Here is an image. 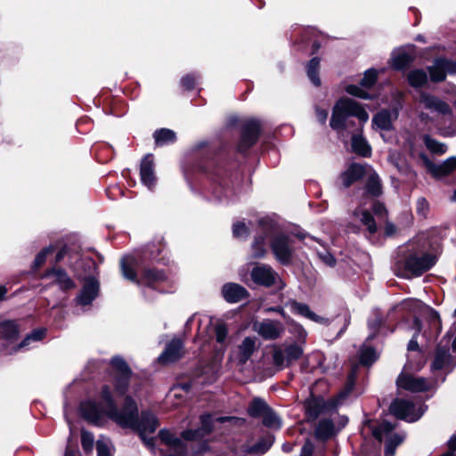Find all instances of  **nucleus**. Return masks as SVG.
Returning <instances> with one entry per match:
<instances>
[{
    "instance_id": "6e6552de",
    "label": "nucleus",
    "mask_w": 456,
    "mask_h": 456,
    "mask_svg": "<svg viewBox=\"0 0 456 456\" xmlns=\"http://www.w3.org/2000/svg\"><path fill=\"white\" fill-rule=\"evenodd\" d=\"M111 364L115 369L113 378L114 392L118 396H123L128 391L131 370L126 362L118 356L111 359Z\"/></svg>"
},
{
    "instance_id": "9b49d317",
    "label": "nucleus",
    "mask_w": 456,
    "mask_h": 456,
    "mask_svg": "<svg viewBox=\"0 0 456 456\" xmlns=\"http://www.w3.org/2000/svg\"><path fill=\"white\" fill-rule=\"evenodd\" d=\"M436 262V256L431 254H425L421 256L411 255L405 261V268L415 275H420L429 270Z\"/></svg>"
},
{
    "instance_id": "0e129e2a",
    "label": "nucleus",
    "mask_w": 456,
    "mask_h": 456,
    "mask_svg": "<svg viewBox=\"0 0 456 456\" xmlns=\"http://www.w3.org/2000/svg\"><path fill=\"white\" fill-rule=\"evenodd\" d=\"M372 209H373L374 214L378 216H386L387 210H386L385 207L379 202H375L373 204Z\"/></svg>"
},
{
    "instance_id": "3c124183",
    "label": "nucleus",
    "mask_w": 456,
    "mask_h": 456,
    "mask_svg": "<svg viewBox=\"0 0 456 456\" xmlns=\"http://www.w3.org/2000/svg\"><path fill=\"white\" fill-rule=\"evenodd\" d=\"M273 363L280 368H283L287 365L286 354L280 348H275L273 354Z\"/></svg>"
},
{
    "instance_id": "6e6d98bb",
    "label": "nucleus",
    "mask_w": 456,
    "mask_h": 456,
    "mask_svg": "<svg viewBox=\"0 0 456 456\" xmlns=\"http://www.w3.org/2000/svg\"><path fill=\"white\" fill-rule=\"evenodd\" d=\"M355 379V370H352L347 378V382L346 384L344 391L339 395L340 397L346 396L353 389Z\"/></svg>"
},
{
    "instance_id": "2eb2a0df",
    "label": "nucleus",
    "mask_w": 456,
    "mask_h": 456,
    "mask_svg": "<svg viewBox=\"0 0 456 456\" xmlns=\"http://www.w3.org/2000/svg\"><path fill=\"white\" fill-rule=\"evenodd\" d=\"M251 278L256 284L270 287L279 280L278 274L273 268L266 265H260L253 268Z\"/></svg>"
},
{
    "instance_id": "f8f14e48",
    "label": "nucleus",
    "mask_w": 456,
    "mask_h": 456,
    "mask_svg": "<svg viewBox=\"0 0 456 456\" xmlns=\"http://www.w3.org/2000/svg\"><path fill=\"white\" fill-rule=\"evenodd\" d=\"M430 79L433 82H441L446 78L447 74L456 73V61L438 58L435 60L432 66L428 68Z\"/></svg>"
},
{
    "instance_id": "58836bf2",
    "label": "nucleus",
    "mask_w": 456,
    "mask_h": 456,
    "mask_svg": "<svg viewBox=\"0 0 456 456\" xmlns=\"http://www.w3.org/2000/svg\"><path fill=\"white\" fill-rule=\"evenodd\" d=\"M268 409L269 407L265 401L255 398L248 407V413L252 417H262Z\"/></svg>"
},
{
    "instance_id": "0eeeda50",
    "label": "nucleus",
    "mask_w": 456,
    "mask_h": 456,
    "mask_svg": "<svg viewBox=\"0 0 456 456\" xmlns=\"http://www.w3.org/2000/svg\"><path fill=\"white\" fill-rule=\"evenodd\" d=\"M395 426L387 421H383L379 426L372 428V435L379 441L386 440L385 452L386 456H394L396 447L403 441V436L399 434H394Z\"/></svg>"
},
{
    "instance_id": "5701e85b",
    "label": "nucleus",
    "mask_w": 456,
    "mask_h": 456,
    "mask_svg": "<svg viewBox=\"0 0 456 456\" xmlns=\"http://www.w3.org/2000/svg\"><path fill=\"white\" fill-rule=\"evenodd\" d=\"M222 294L229 303H237L248 297L247 289L237 283H226L223 286Z\"/></svg>"
},
{
    "instance_id": "39448f33",
    "label": "nucleus",
    "mask_w": 456,
    "mask_h": 456,
    "mask_svg": "<svg viewBox=\"0 0 456 456\" xmlns=\"http://www.w3.org/2000/svg\"><path fill=\"white\" fill-rule=\"evenodd\" d=\"M134 258L131 256H127L122 258L120 265L124 278L136 284H142L150 287L166 280L167 276L163 271L150 268L145 269L142 278L138 279L134 270Z\"/></svg>"
},
{
    "instance_id": "5fc2aeb1",
    "label": "nucleus",
    "mask_w": 456,
    "mask_h": 456,
    "mask_svg": "<svg viewBox=\"0 0 456 456\" xmlns=\"http://www.w3.org/2000/svg\"><path fill=\"white\" fill-rule=\"evenodd\" d=\"M51 251V248H45L43 250H41L35 258L34 266L36 268L40 267L45 262L46 256Z\"/></svg>"
},
{
    "instance_id": "49530a36",
    "label": "nucleus",
    "mask_w": 456,
    "mask_h": 456,
    "mask_svg": "<svg viewBox=\"0 0 456 456\" xmlns=\"http://www.w3.org/2000/svg\"><path fill=\"white\" fill-rule=\"evenodd\" d=\"M94 437L92 433L82 430L81 432V444L85 452H91L94 448Z\"/></svg>"
},
{
    "instance_id": "b1692460",
    "label": "nucleus",
    "mask_w": 456,
    "mask_h": 456,
    "mask_svg": "<svg viewBox=\"0 0 456 456\" xmlns=\"http://www.w3.org/2000/svg\"><path fill=\"white\" fill-rule=\"evenodd\" d=\"M289 306L291 311L294 314L302 315L314 322L322 323V324H327L328 320L317 315L315 313H314L310 307L303 303H298L297 301H292L289 303Z\"/></svg>"
},
{
    "instance_id": "7c9ffc66",
    "label": "nucleus",
    "mask_w": 456,
    "mask_h": 456,
    "mask_svg": "<svg viewBox=\"0 0 456 456\" xmlns=\"http://www.w3.org/2000/svg\"><path fill=\"white\" fill-rule=\"evenodd\" d=\"M335 433V427L331 420L322 419L319 421L315 429V436L317 438L325 440L333 436Z\"/></svg>"
},
{
    "instance_id": "f257e3e1",
    "label": "nucleus",
    "mask_w": 456,
    "mask_h": 456,
    "mask_svg": "<svg viewBox=\"0 0 456 456\" xmlns=\"http://www.w3.org/2000/svg\"><path fill=\"white\" fill-rule=\"evenodd\" d=\"M99 403L92 401L81 403L80 412L84 419L96 426H102L108 418L121 428L137 431L145 445L153 449V439L147 438L146 433H153L158 428L159 423L155 415L142 411L139 416L137 404L131 396H126L123 407L118 410L108 386L102 388Z\"/></svg>"
},
{
    "instance_id": "473e14b6",
    "label": "nucleus",
    "mask_w": 456,
    "mask_h": 456,
    "mask_svg": "<svg viewBox=\"0 0 456 456\" xmlns=\"http://www.w3.org/2000/svg\"><path fill=\"white\" fill-rule=\"evenodd\" d=\"M354 216L357 217L364 226H366L370 234L377 232L376 223L372 216L367 210L356 209L354 212Z\"/></svg>"
},
{
    "instance_id": "ea45409f",
    "label": "nucleus",
    "mask_w": 456,
    "mask_h": 456,
    "mask_svg": "<svg viewBox=\"0 0 456 456\" xmlns=\"http://www.w3.org/2000/svg\"><path fill=\"white\" fill-rule=\"evenodd\" d=\"M366 191L372 196H379L381 194L380 180L376 174L373 173L369 175Z\"/></svg>"
},
{
    "instance_id": "cd10ccee",
    "label": "nucleus",
    "mask_w": 456,
    "mask_h": 456,
    "mask_svg": "<svg viewBox=\"0 0 456 456\" xmlns=\"http://www.w3.org/2000/svg\"><path fill=\"white\" fill-rule=\"evenodd\" d=\"M407 81L414 88L422 87L428 84V77L422 69H414L407 74Z\"/></svg>"
},
{
    "instance_id": "f704fd0d",
    "label": "nucleus",
    "mask_w": 456,
    "mask_h": 456,
    "mask_svg": "<svg viewBox=\"0 0 456 456\" xmlns=\"http://www.w3.org/2000/svg\"><path fill=\"white\" fill-rule=\"evenodd\" d=\"M274 438L272 435L266 436L261 439L256 444L249 448L248 452L254 455H261L266 452L273 445Z\"/></svg>"
},
{
    "instance_id": "9d476101",
    "label": "nucleus",
    "mask_w": 456,
    "mask_h": 456,
    "mask_svg": "<svg viewBox=\"0 0 456 456\" xmlns=\"http://www.w3.org/2000/svg\"><path fill=\"white\" fill-rule=\"evenodd\" d=\"M253 330L265 339L273 340L281 337L284 332V327L279 321L265 319L261 322H255Z\"/></svg>"
},
{
    "instance_id": "bf43d9fd",
    "label": "nucleus",
    "mask_w": 456,
    "mask_h": 456,
    "mask_svg": "<svg viewBox=\"0 0 456 456\" xmlns=\"http://www.w3.org/2000/svg\"><path fill=\"white\" fill-rule=\"evenodd\" d=\"M319 256L329 266H333L336 264L335 257L328 251L319 253Z\"/></svg>"
},
{
    "instance_id": "dca6fc26",
    "label": "nucleus",
    "mask_w": 456,
    "mask_h": 456,
    "mask_svg": "<svg viewBox=\"0 0 456 456\" xmlns=\"http://www.w3.org/2000/svg\"><path fill=\"white\" fill-rule=\"evenodd\" d=\"M260 133V123L256 119H248L245 122L241 141L239 145L240 151H245L252 146L257 140Z\"/></svg>"
},
{
    "instance_id": "680f3d73",
    "label": "nucleus",
    "mask_w": 456,
    "mask_h": 456,
    "mask_svg": "<svg viewBox=\"0 0 456 456\" xmlns=\"http://www.w3.org/2000/svg\"><path fill=\"white\" fill-rule=\"evenodd\" d=\"M314 451V444L311 441H305L301 449L300 456H312Z\"/></svg>"
},
{
    "instance_id": "a19ab883",
    "label": "nucleus",
    "mask_w": 456,
    "mask_h": 456,
    "mask_svg": "<svg viewBox=\"0 0 456 456\" xmlns=\"http://www.w3.org/2000/svg\"><path fill=\"white\" fill-rule=\"evenodd\" d=\"M423 140L426 147L434 153L443 154L447 151V146L444 143L439 142L429 135H425Z\"/></svg>"
},
{
    "instance_id": "864d4df0",
    "label": "nucleus",
    "mask_w": 456,
    "mask_h": 456,
    "mask_svg": "<svg viewBox=\"0 0 456 456\" xmlns=\"http://www.w3.org/2000/svg\"><path fill=\"white\" fill-rule=\"evenodd\" d=\"M232 232L234 237L244 239L248 235V229L244 223L238 222L233 224Z\"/></svg>"
},
{
    "instance_id": "69168bd1",
    "label": "nucleus",
    "mask_w": 456,
    "mask_h": 456,
    "mask_svg": "<svg viewBox=\"0 0 456 456\" xmlns=\"http://www.w3.org/2000/svg\"><path fill=\"white\" fill-rule=\"evenodd\" d=\"M265 313L276 312L279 313L284 319L287 318L286 314L281 307H269L265 310Z\"/></svg>"
},
{
    "instance_id": "f03ea898",
    "label": "nucleus",
    "mask_w": 456,
    "mask_h": 456,
    "mask_svg": "<svg viewBox=\"0 0 456 456\" xmlns=\"http://www.w3.org/2000/svg\"><path fill=\"white\" fill-rule=\"evenodd\" d=\"M212 418L210 415L201 416V428L197 430H186L182 437L174 436L170 431L162 429L159 431L161 443L167 447L166 456H189L188 443L200 440L211 429Z\"/></svg>"
},
{
    "instance_id": "aec40b11",
    "label": "nucleus",
    "mask_w": 456,
    "mask_h": 456,
    "mask_svg": "<svg viewBox=\"0 0 456 456\" xmlns=\"http://www.w3.org/2000/svg\"><path fill=\"white\" fill-rule=\"evenodd\" d=\"M421 159L428 171L435 177L444 176L456 168V157H451L439 165L432 163L425 155H421Z\"/></svg>"
},
{
    "instance_id": "8fccbe9b",
    "label": "nucleus",
    "mask_w": 456,
    "mask_h": 456,
    "mask_svg": "<svg viewBox=\"0 0 456 456\" xmlns=\"http://www.w3.org/2000/svg\"><path fill=\"white\" fill-rule=\"evenodd\" d=\"M228 335V329L225 324H217L215 328V337L217 343H225Z\"/></svg>"
},
{
    "instance_id": "ddd939ff",
    "label": "nucleus",
    "mask_w": 456,
    "mask_h": 456,
    "mask_svg": "<svg viewBox=\"0 0 456 456\" xmlns=\"http://www.w3.org/2000/svg\"><path fill=\"white\" fill-rule=\"evenodd\" d=\"M418 102L423 109L440 114L442 117L450 114V106L445 102L428 93L421 92L419 95Z\"/></svg>"
},
{
    "instance_id": "c85d7f7f",
    "label": "nucleus",
    "mask_w": 456,
    "mask_h": 456,
    "mask_svg": "<svg viewBox=\"0 0 456 456\" xmlns=\"http://www.w3.org/2000/svg\"><path fill=\"white\" fill-rule=\"evenodd\" d=\"M0 333L2 338L8 342H12L17 338L19 328L12 321H6L0 323Z\"/></svg>"
},
{
    "instance_id": "c756f323",
    "label": "nucleus",
    "mask_w": 456,
    "mask_h": 456,
    "mask_svg": "<svg viewBox=\"0 0 456 456\" xmlns=\"http://www.w3.org/2000/svg\"><path fill=\"white\" fill-rule=\"evenodd\" d=\"M352 149L353 151L362 156L368 157L370 155L371 149L367 141L360 134H355L352 136Z\"/></svg>"
},
{
    "instance_id": "4be33fe9",
    "label": "nucleus",
    "mask_w": 456,
    "mask_h": 456,
    "mask_svg": "<svg viewBox=\"0 0 456 456\" xmlns=\"http://www.w3.org/2000/svg\"><path fill=\"white\" fill-rule=\"evenodd\" d=\"M256 341L257 339L255 337L244 338L233 354V357L239 363L244 364L249 360L257 347Z\"/></svg>"
},
{
    "instance_id": "bb28decb",
    "label": "nucleus",
    "mask_w": 456,
    "mask_h": 456,
    "mask_svg": "<svg viewBox=\"0 0 456 456\" xmlns=\"http://www.w3.org/2000/svg\"><path fill=\"white\" fill-rule=\"evenodd\" d=\"M366 173L363 166L359 164H352L348 169L341 175L343 185L347 188L354 181L360 179Z\"/></svg>"
},
{
    "instance_id": "09e8293b",
    "label": "nucleus",
    "mask_w": 456,
    "mask_h": 456,
    "mask_svg": "<svg viewBox=\"0 0 456 456\" xmlns=\"http://www.w3.org/2000/svg\"><path fill=\"white\" fill-rule=\"evenodd\" d=\"M346 92L351 95L362 98L370 99V95L359 86L349 85L346 87Z\"/></svg>"
},
{
    "instance_id": "7ed1b4c3",
    "label": "nucleus",
    "mask_w": 456,
    "mask_h": 456,
    "mask_svg": "<svg viewBox=\"0 0 456 456\" xmlns=\"http://www.w3.org/2000/svg\"><path fill=\"white\" fill-rule=\"evenodd\" d=\"M350 117H356L362 126L369 120V114L360 104L354 100L342 98L333 108L330 126L334 130H344L347 127V119Z\"/></svg>"
},
{
    "instance_id": "a18cd8bd",
    "label": "nucleus",
    "mask_w": 456,
    "mask_h": 456,
    "mask_svg": "<svg viewBox=\"0 0 456 456\" xmlns=\"http://www.w3.org/2000/svg\"><path fill=\"white\" fill-rule=\"evenodd\" d=\"M265 239L262 237L256 238L252 245V256L254 258H262L265 256Z\"/></svg>"
},
{
    "instance_id": "c9c22d12",
    "label": "nucleus",
    "mask_w": 456,
    "mask_h": 456,
    "mask_svg": "<svg viewBox=\"0 0 456 456\" xmlns=\"http://www.w3.org/2000/svg\"><path fill=\"white\" fill-rule=\"evenodd\" d=\"M319 68H320V60L316 57L313 58L308 62L307 67H306V72H307L308 78L316 86H319L321 85V80L318 76Z\"/></svg>"
},
{
    "instance_id": "37998d69",
    "label": "nucleus",
    "mask_w": 456,
    "mask_h": 456,
    "mask_svg": "<svg viewBox=\"0 0 456 456\" xmlns=\"http://www.w3.org/2000/svg\"><path fill=\"white\" fill-rule=\"evenodd\" d=\"M263 424L271 428H279L281 425L279 417L269 408L262 416Z\"/></svg>"
},
{
    "instance_id": "e2e57ef3",
    "label": "nucleus",
    "mask_w": 456,
    "mask_h": 456,
    "mask_svg": "<svg viewBox=\"0 0 456 456\" xmlns=\"http://www.w3.org/2000/svg\"><path fill=\"white\" fill-rule=\"evenodd\" d=\"M315 114L316 118L320 123L324 124L326 122L328 118V111L326 110L316 108Z\"/></svg>"
},
{
    "instance_id": "4468645a",
    "label": "nucleus",
    "mask_w": 456,
    "mask_h": 456,
    "mask_svg": "<svg viewBox=\"0 0 456 456\" xmlns=\"http://www.w3.org/2000/svg\"><path fill=\"white\" fill-rule=\"evenodd\" d=\"M396 383L399 388L411 392H422L430 387L428 379L403 372L398 377Z\"/></svg>"
},
{
    "instance_id": "6ab92c4d",
    "label": "nucleus",
    "mask_w": 456,
    "mask_h": 456,
    "mask_svg": "<svg viewBox=\"0 0 456 456\" xmlns=\"http://www.w3.org/2000/svg\"><path fill=\"white\" fill-rule=\"evenodd\" d=\"M44 277L50 279L52 283L56 284L61 290H69L76 287L75 282L68 273L60 268H53L46 271Z\"/></svg>"
},
{
    "instance_id": "72a5a7b5",
    "label": "nucleus",
    "mask_w": 456,
    "mask_h": 456,
    "mask_svg": "<svg viewBox=\"0 0 456 456\" xmlns=\"http://www.w3.org/2000/svg\"><path fill=\"white\" fill-rule=\"evenodd\" d=\"M305 407L307 417L315 419L323 409V403L320 398H311L305 402Z\"/></svg>"
},
{
    "instance_id": "79ce46f5",
    "label": "nucleus",
    "mask_w": 456,
    "mask_h": 456,
    "mask_svg": "<svg viewBox=\"0 0 456 456\" xmlns=\"http://www.w3.org/2000/svg\"><path fill=\"white\" fill-rule=\"evenodd\" d=\"M97 456H112L113 446L106 437H101L96 442Z\"/></svg>"
},
{
    "instance_id": "338daca9",
    "label": "nucleus",
    "mask_w": 456,
    "mask_h": 456,
    "mask_svg": "<svg viewBox=\"0 0 456 456\" xmlns=\"http://www.w3.org/2000/svg\"><path fill=\"white\" fill-rule=\"evenodd\" d=\"M418 349H419V345H418L417 339L415 338V337H413L408 344V350L414 351V350H418Z\"/></svg>"
},
{
    "instance_id": "774afa93",
    "label": "nucleus",
    "mask_w": 456,
    "mask_h": 456,
    "mask_svg": "<svg viewBox=\"0 0 456 456\" xmlns=\"http://www.w3.org/2000/svg\"><path fill=\"white\" fill-rule=\"evenodd\" d=\"M65 456H80V453L77 450L71 449L68 446L65 452Z\"/></svg>"
},
{
    "instance_id": "4d7b16f0",
    "label": "nucleus",
    "mask_w": 456,
    "mask_h": 456,
    "mask_svg": "<svg viewBox=\"0 0 456 456\" xmlns=\"http://www.w3.org/2000/svg\"><path fill=\"white\" fill-rule=\"evenodd\" d=\"M181 83L185 89L191 90L196 84V78L191 75H187L181 79Z\"/></svg>"
},
{
    "instance_id": "e433bc0d",
    "label": "nucleus",
    "mask_w": 456,
    "mask_h": 456,
    "mask_svg": "<svg viewBox=\"0 0 456 456\" xmlns=\"http://www.w3.org/2000/svg\"><path fill=\"white\" fill-rule=\"evenodd\" d=\"M45 329H38L28 334L19 345L17 347L13 348V350H11L9 353L12 354L16 352L18 349L26 347L29 345L31 341H39L41 340L45 334Z\"/></svg>"
},
{
    "instance_id": "a878e982",
    "label": "nucleus",
    "mask_w": 456,
    "mask_h": 456,
    "mask_svg": "<svg viewBox=\"0 0 456 456\" xmlns=\"http://www.w3.org/2000/svg\"><path fill=\"white\" fill-rule=\"evenodd\" d=\"M396 118V114L392 115L389 110H381L372 118L373 126L381 132L390 131L393 128V120Z\"/></svg>"
},
{
    "instance_id": "4c0bfd02",
    "label": "nucleus",
    "mask_w": 456,
    "mask_h": 456,
    "mask_svg": "<svg viewBox=\"0 0 456 456\" xmlns=\"http://www.w3.org/2000/svg\"><path fill=\"white\" fill-rule=\"evenodd\" d=\"M377 352L370 346H363L360 350V362L362 365L370 366L378 359Z\"/></svg>"
},
{
    "instance_id": "f3484780",
    "label": "nucleus",
    "mask_w": 456,
    "mask_h": 456,
    "mask_svg": "<svg viewBox=\"0 0 456 456\" xmlns=\"http://www.w3.org/2000/svg\"><path fill=\"white\" fill-rule=\"evenodd\" d=\"M140 177L142 183L148 189L151 190L155 186L157 178L154 172L152 155L148 154L142 159L140 167Z\"/></svg>"
},
{
    "instance_id": "393cba45",
    "label": "nucleus",
    "mask_w": 456,
    "mask_h": 456,
    "mask_svg": "<svg viewBox=\"0 0 456 456\" xmlns=\"http://www.w3.org/2000/svg\"><path fill=\"white\" fill-rule=\"evenodd\" d=\"M456 362L449 354V350L446 347H438L435 355L434 362L432 363L433 370L441 369H452L455 365Z\"/></svg>"
},
{
    "instance_id": "13d9d810",
    "label": "nucleus",
    "mask_w": 456,
    "mask_h": 456,
    "mask_svg": "<svg viewBox=\"0 0 456 456\" xmlns=\"http://www.w3.org/2000/svg\"><path fill=\"white\" fill-rule=\"evenodd\" d=\"M428 210V203L424 198H419L417 201V212L425 216Z\"/></svg>"
},
{
    "instance_id": "603ef678",
    "label": "nucleus",
    "mask_w": 456,
    "mask_h": 456,
    "mask_svg": "<svg viewBox=\"0 0 456 456\" xmlns=\"http://www.w3.org/2000/svg\"><path fill=\"white\" fill-rule=\"evenodd\" d=\"M290 331L303 343L307 336L305 330L298 323L292 322L290 323Z\"/></svg>"
},
{
    "instance_id": "a211bd4d",
    "label": "nucleus",
    "mask_w": 456,
    "mask_h": 456,
    "mask_svg": "<svg viewBox=\"0 0 456 456\" xmlns=\"http://www.w3.org/2000/svg\"><path fill=\"white\" fill-rule=\"evenodd\" d=\"M183 354V345L180 339H172L163 353L159 356V362L163 364L174 362Z\"/></svg>"
},
{
    "instance_id": "20e7f679",
    "label": "nucleus",
    "mask_w": 456,
    "mask_h": 456,
    "mask_svg": "<svg viewBox=\"0 0 456 456\" xmlns=\"http://www.w3.org/2000/svg\"><path fill=\"white\" fill-rule=\"evenodd\" d=\"M85 265L88 269L86 271V273H88V277H82L81 274H77L79 279L84 280V284L75 299L77 305L80 306L90 305L100 292L99 281L94 276V274L97 273L95 261L91 258H86L85 259Z\"/></svg>"
},
{
    "instance_id": "2f4dec72",
    "label": "nucleus",
    "mask_w": 456,
    "mask_h": 456,
    "mask_svg": "<svg viewBox=\"0 0 456 456\" xmlns=\"http://www.w3.org/2000/svg\"><path fill=\"white\" fill-rule=\"evenodd\" d=\"M153 137L157 145L163 146L172 143L175 141V133L167 128H161L155 131Z\"/></svg>"
},
{
    "instance_id": "c03bdc74",
    "label": "nucleus",
    "mask_w": 456,
    "mask_h": 456,
    "mask_svg": "<svg viewBox=\"0 0 456 456\" xmlns=\"http://www.w3.org/2000/svg\"><path fill=\"white\" fill-rule=\"evenodd\" d=\"M287 363L296 361L303 354V347L299 345H290L285 349Z\"/></svg>"
},
{
    "instance_id": "423d86ee",
    "label": "nucleus",
    "mask_w": 456,
    "mask_h": 456,
    "mask_svg": "<svg viewBox=\"0 0 456 456\" xmlns=\"http://www.w3.org/2000/svg\"><path fill=\"white\" fill-rule=\"evenodd\" d=\"M389 409L397 419L413 422L424 414L426 406L420 403L415 404L408 400L397 399L391 403Z\"/></svg>"
},
{
    "instance_id": "412c9836",
    "label": "nucleus",
    "mask_w": 456,
    "mask_h": 456,
    "mask_svg": "<svg viewBox=\"0 0 456 456\" xmlns=\"http://www.w3.org/2000/svg\"><path fill=\"white\" fill-rule=\"evenodd\" d=\"M414 55L412 46L395 49L391 55V64L397 70L403 69L413 61Z\"/></svg>"
},
{
    "instance_id": "1a4fd4ad",
    "label": "nucleus",
    "mask_w": 456,
    "mask_h": 456,
    "mask_svg": "<svg viewBox=\"0 0 456 456\" xmlns=\"http://www.w3.org/2000/svg\"><path fill=\"white\" fill-rule=\"evenodd\" d=\"M271 248L275 258L281 264L290 262L293 254V241L290 237L284 234L274 236L271 242Z\"/></svg>"
},
{
    "instance_id": "de8ad7c7",
    "label": "nucleus",
    "mask_w": 456,
    "mask_h": 456,
    "mask_svg": "<svg viewBox=\"0 0 456 456\" xmlns=\"http://www.w3.org/2000/svg\"><path fill=\"white\" fill-rule=\"evenodd\" d=\"M377 71L375 69H368L365 71L361 80V86L368 88L374 85L377 80Z\"/></svg>"
},
{
    "instance_id": "052dcab7",
    "label": "nucleus",
    "mask_w": 456,
    "mask_h": 456,
    "mask_svg": "<svg viewBox=\"0 0 456 456\" xmlns=\"http://www.w3.org/2000/svg\"><path fill=\"white\" fill-rule=\"evenodd\" d=\"M381 323H382V317L377 314H375L373 319L369 321V323H368L369 329L370 330L376 331L380 327Z\"/></svg>"
}]
</instances>
